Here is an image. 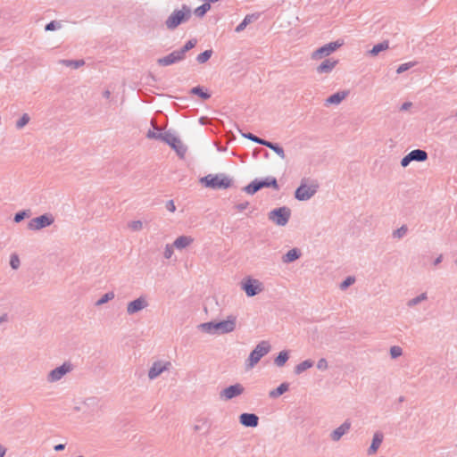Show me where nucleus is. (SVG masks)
<instances>
[{
  "label": "nucleus",
  "mask_w": 457,
  "mask_h": 457,
  "mask_svg": "<svg viewBox=\"0 0 457 457\" xmlns=\"http://www.w3.org/2000/svg\"><path fill=\"white\" fill-rule=\"evenodd\" d=\"M162 140L169 145L179 157L183 158L185 156L187 147L174 133L170 130L165 131L162 137Z\"/></svg>",
  "instance_id": "nucleus-7"
},
{
  "label": "nucleus",
  "mask_w": 457,
  "mask_h": 457,
  "mask_svg": "<svg viewBox=\"0 0 457 457\" xmlns=\"http://www.w3.org/2000/svg\"><path fill=\"white\" fill-rule=\"evenodd\" d=\"M237 319L233 315L228 316L227 320L219 321H209L198 325V328L205 333L227 334L235 330Z\"/></svg>",
  "instance_id": "nucleus-1"
},
{
  "label": "nucleus",
  "mask_w": 457,
  "mask_h": 457,
  "mask_svg": "<svg viewBox=\"0 0 457 457\" xmlns=\"http://www.w3.org/2000/svg\"><path fill=\"white\" fill-rule=\"evenodd\" d=\"M416 64H417V62H408L402 63L398 66V68L396 70V73L397 74L403 73V72L407 71L408 70H410L411 68L414 67Z\"/></svg>",
  "instance_id": "nucleus-39"
},
{
  "label": "nucleus",
  "mask_w": 457,
  "mask_h": 457,
  "mask_svg": "<svg viewBox=\"0 0 457 457\" xmlns=\"http://www.w3.org/2000/svg\"><path fill=\"white\" fill-rule=\"evenodd\" d=\"M54 222V218L51 213H44L31 219L28 223V228L30 230H40L51 226Z\"/></svg>",
  "instance_id": "nucleus-8"
},
{
  "label": "nucleus",
  "mask_w": 457,
  "mask_h": 457,
  "mask_svg": "<svg viewBox=\"0 0 457 457\" xmlns=\"http://www.w3.org/2000/svg\"><path fill=\"white\" fill-rule=\"evenodd\" d=\"M62 62L66 66H72L74 69H78L84 65L85 62L82 59L79 60H63Z\"/></svg>",
  "instance_id": "nucleus-41"
},
{
  "label": "nucleus",
  "mask_w": 457,
  "mask_h": 457,
  "mask_svg": "<svg viewBox=\"0 0 457 457\" xmlns=\"http://www.w3.org/2000/svg\"><path fill=\"white\" fill-rule=\"evenodd\" d=\"M29 216V211L23 210L16 212L13 217V221L19 223L22 221L26 217Z\"/></svg>",
  "instance_id": "nucleus-44"
},
{
  "label": "nucleus",
  "mask_w": 457,
  "mask_h": 457,
  "mask_svg": "<svg viewBox=\"0 0 457 457\" xmlns=\"http://www.w3.org/2000/svg\"><path fill=\"white\" fill-rule=\"evenodd\" d=\"M196 44H197V39L196 38H191L188 41H187L183 46H181L179 49H178V51L182 55V57L185 59L186 58V54L189 50L194 48L196 46Z\"/></svg>",
  "instance_id": "nucleus-31"
},
{
  "label": "nucleus",
  "mask_w": 457,
  "mask_h": 457,
  "mask_svg": "<svg viewBox=\"0 0 457 457\" xmlns=\"http://www.w3.org/2000/svg\"><path fill=\"white\" fill-rule=\"evenodd\" d=\"M62 28V24L58 21H51L45 26L46 31H54Z\"/></svg>",
  "instance_id": "nucleus-42"
},
{
  "label": "nucleus",
  "mask_w": 457,
  "mask_h": 457,
  "mask_svg": "<svg viewBox=\"0 0 457 457\" xmlns=\"http://www.w3.org/2000/svg\"><path fill=\"white\" fill-rule=\"evenodd\" d=\"M114 298V293L113 292H107L104 295H103L96 303V305H102L109 301L112 300Z\"/></svg>",
  "instance_id": "nucleus-38"
},
{
  "label": "nucleus",
  "mask_w": 457,
  "mask_h": 457,
  "mask_svg": "<svg viewBox=\"0 0 457 457\" xmlns=\"http://www.w3.org/2000/svg\"><path fill=\"white\" fill-rule=\"evenodd\" d=\"M163 136V133H155L152 130H149L147 132V137L149 138H156V139H161L162 140V137Z\"/></svg>",
  "instance_id": "nucleus-51"
},
{
  "label": "nucleus",
  "mask_w": 457,
  "mask_h": 457,
  "mask_svg": "<svg viewBox=\"0 0 457 457\" xmlns=\"http://www.w3.org/2000/svg\"><path fill=\"white\" fill-rule=\"evenodd\" d=\"M443 260V256L439 255L434 260V265H438Z\"/></svg>",
  "instance_id": "nucleus-55"
},
{
  "label": "nucleus",
  "mask_w": 457,
  "mask_h": 457,
  "mask_svg": "<svg viewBox=\"0 0 457 457\" xmlns=\"http://www.w3.org/2000/svg\"><path fill=\"white\" fill-rule=\"evenodd\" d=\"M7 320V314H4L0 316V323L5 321Z\"/></svg>",
  "instance_id": "nucleus-58"
},
{
  "label": "nucleus",
  "mask_w": 457,
  "mask_h": 457,
  "mask_svg": "<svg viewBox=\"0 0 457 457\" xmlns=\"http://www.w3.org/2000/svg\"><path fill=\"white\" fill-rule=\"evenodd\" d=\"M73 370V365L71 361H64L62 365L53 369L47 376L48 382H57L61 380L66 374Z\"/></svg>",
  "instance_id": "nucleus-9"
},
{
  "label": "nucleus",
  "mask_w": 457,
  "mask_h": 457,
  "mask_svg": "<svg viewBox=\"0 0 457 457\" xmlns=\"http://www.w3.org/2000/svg\"><path fill=\"white\" fill-rule=\"evenodd\" d=\"M249 206V202L247 201H245L243 203H239V204H237L235 205V208L239 211V212H243L244 210H245L247 207Z\"/></svg>",
  "instance_id": "nucleus-50"
},
{
  "label": "nucleus",
  "mask_w": 457,
  "mask_h": 457,
  "mask_svg": "<svg viewBox=\"0 0 457 457\" xmlns=\"http://www.w3.org/2000/svg\"><path fill=\"white\" fill-rule=\"evenodd\" d=\"M318 185H306L303 181L295 191V198L298 201H307L311 199L317 192Z\"/></svg>",
  "instance_id": "nucleus-10"
},
{
  "label": "nucleus",
  "mask_w": 457,
  "mask_h": 457,
  "mask_svg": "<svg viewBox=\"0 0 457 457\" xmlns=\"http://www.w3.org/2000/svg\"><path fill=\"white\" fill-rule=\"evenodd\" d=\"M210 9L211 4L208 3H204L203 4L195 9L194 13L195 16L203 18Z\"/></svg>",
  "instance_id": "nucleus-34"
},
{
  "label": "nucleus",
  "mask_w": 457,
  "mask_h": 457,
  "mask_svg": "<svg viewBox=\"0 0 457 457\" xmlns=\"http://www.w3.org/2000/svg\"><path fill=\"white\" fill-rule=\"evenodd\" d=\"M240 133L243 137L247 138L254 143H257V144L264 145V146H265V143H267V141H268V140L261 138V137H257L256 135L250 133V132L240 131Z\"/></svg>",
  "instance_id": "nucleus-33"
},
{
  "label": "nucleus",
  "mask_w": 457,
  "mask_h": 457,
  "mask_svg": "<svg viewBox=\"0 0 457 457\" xmlns=\"http://www.w3.org/2000/svg\"><path fill=\"white\" fill-rule=\"evenodd\" d=\"M291 210L287 206H281L271 210L268 213V219L278 226H286L290 219Z\"/></svg>",
  "instance_id": "nucleus-6"
},
{
  "label": "nucleus",
  "mask_w": 457,
  "mask_h": 457,
  "mask_svg": "<svg viewBox=\"0 0 457 457\" xmlns=\"http://www.w3.org/2000/svg\"><path fill=\"white\" fill-rule=\"evenodd\" d=\"M328 367V361L325 358H320L317 362V368L320 370H326Z\"/></svg>",
  "instance_id": "nucleus-48"
},
{
  "label": "nucleus",
  "mask_w": 457,
  "mask_h": 457,
  "mask_svg": "<svg viewBox=\"0 0 457 457\" xmlns=\"http://www.w3.org/2000/svg\"><path fill=\"white\" fill-rule=\"evenodd\" d=\"M192 16L191 8L187 4H182L180 9H175L165 21L168 29L174 30L179 25L187 22Z\"/></svg>",
  "instance_id": "nucleus-3"
},
{
  "label": "nucleus",
  "mask_w": 457,
  "mask_h": 457,
  "mask_svg": "<svg viewBox=\"0 0 457 457\" xmlns=\"http://www.w3.org/2000/svg\"><path fill=\"white\" fill-rule=\"evenodd\" d=\"M427 298H428L427 293H422V294L419 295L418 296L409 300L407 303V305L409 307L415 306V305L419 304L420 303H421L422 301H425Z\"/></svg>",
  "instance_id": "nucleus-36"
},
{
  "label": "nucleus",
  "mask_w": 457,
  "mask_h": 457,
  "mask_svg": "<svg viewBox=\"0 0 457 457\" xmlns=\"http://www.w3.org/2000/svg\"><path fill=\"white\" fill-rule=\"evenodd\" d=\"M355 282V278L352 276L346 277L340 284V288L342 290H345L348 288L351 285H353Z\"/></svg>",
  "instance_id": "nucleus-43"
},
{
  "label": "nucleus",
  "mask_w": 457,
  "mask_h": 457,
  "mask_svg": "<svg viewBox=\"0 0 457 457\" xmlns=\"http://www.w3.org/2000/svg\"><path fill=\"white\" fill-rule=\"evenodd\" d=\"M288 389H289V383L283 382L278 387L270 391L269 396L273 399L278 398V396H280L283 394H285L286 392H287Z\"/></svg>",
  "instance_id": "nucleus-26"
},
{
  "label": "nucleus",
  "mask_w": 457,
  "mask_h": 457,
  "mask_svg": "<svg viewBox=\"0 0 457 457\" xmlns=\"http://www.w3.org/2000/svg\"><path fill=\"white\" fill-rule=\"evenodd\" d=\"M260 14L259 13H251L245 16L243 21L236 27L235 32L240 33L242 32L247 25L258 20Z\"/></svg>",
  "instance_id": "nucleus-19"
},
{
  "label": "nucleus",
  "mask_w": 457,
  "mask_h": 457,
  "mask_svg": "<svg viewBox=\"0 0 457 457\" xmlns=\"http://www.w3.org/2000/svg\"><path fill=\"white\" fill-rule=\"evenodd\" d=\"M165 370L166 367L162 365L161 362H154L148 371V378L150 379H154L159 375H161Z\"/></svg>",
  "instance_id": "nucleus-24"
},
{
  "label": "nucleus",
  "mask_w": 457,
  "mask_h": 457,
  "mask_svg": "<svg viewBox=\"0 0 457 457\" xmlns=\"http://www.w3.org/2000/svg\"><path fill=\"white\" fill-rule=\"evenodd\" d=\"M337 63V61L332 60V59H325L318 67L317 71L319 73H328L330 72L336 64Z\"/></svg>",
  "instance_id": "nucleus-21"
},
{
  "label": "nucleus",
  "mask_w": 457,
  "mask_h": 457,
  "mask_svg": "<svg viewBox=\"0 0 457 457\" xmlns=\"http://www.w3.org/2000/svg\"><path fill=\"white\" fill-rule=\"evenodd\" d=\"M454 117H457V112H455Z\"/></svg>",
  "instance_id": "nucleus-63"
},
{
  "label": "nucleus",
  "mask_w": 457,
  "mask_h": 457,
  "mask_svg": "<svg viewBox=\"0 0 457 457\" xmlns=\"http://www.w3.org/2000/svg\"><path fill=\"white\" fill-rule=\"evenodd\" d=\"M204 117H201V118L199 119V121H200V123H201V124H204Z\"/></svg>",
  "instance_id": "nucleus-60"
},
{
  "label": "nucleus",
  "mask_w": 457,
  "mask_h": 457,
  "mask_svg": "<svg viewBox=\"0 0 457 457\" xmlns=\"http://www.w3.org/2000/svg\"><path fill=\"white\" fill-rule=\"evenodd\" d=\"M200 183L214 190L227 189L231 187L232 179L225 173L208 174L200 179Z\"/></svg>",
  "instance_id": "nucleus-2"
},
{
  "label": "nucleus",
  "mask_w": 457,
  "mask_h": 457,
  "mask_svg": "<svg viewBox=\"0 0 457 457\" xmlns=\"http://www.w3.org/2000/svg\"><path fill=\"white\" fill-rule=\"evenodd\" d=\"M428 158V153L422 149H414L403 156L401 160V165L405 168L411 162H422L427 161Z\"/></svg>",
  "instance_id": "nucleus-11"
},
{
  "label": "nucleus",
  "mask_w": 457,
  "mask_h": 457,
  "mask_svg": "<svg viewBox=\"0 0 457 457\" xmlns=\"http://www.w3.org/2000/svg\"><path fill=\"white\" fill-rule=\"evenodd\" d=\"M212 49L202 52L196 56V62L200 64L205 63L212 57Z\"/></svg>",
  "instance_id": "nucleus-35"
},
{
  "label": "nucleus",
  "mask_w": 457,
  "mask_h": 457,
  "mask_svg": "<svg viewBox=\"0 0 457 457\" xmlns=\"http://www.w3.org/2000/svg\"><path fill=\"white\" fill-rule=\"evenodd\" d=\"M403 401H404V397H403V396L399 397V402H400V403H402V402H403Z\"/></svg>",
  "instance_id": "nucleus-61"
},
{
  "label": "nucleus",
  "mask_w": 457,
  "mask_h": 457,
  "mask_svg": "<svg viewBox=\"0 0 457 457\" xmlns=\"http://www.w3.org/2000/svg\"><path fill=\"white\" fill-rule=\"evenodd\" d=\"M195 429L198 430V429H200V427L196 425V426H195Z\"/></svg>",
  "instance_id": "nucleus-62"
},
{
  "label": "nucleus",
  "mask_w": 457,
  "mask_h": 457,
  "mask_svg": "<svg viewBox=\"0 0 457 457\" xmlns=\"http://www.w3.org/2000/svg\"><path fill=\"white\" fill-rule=\"evenodd\" d=\"M270 187L274 190H278L279 186L275 177L267 176L265 178L255 179L248 185L243 187V191L248 195H254L262 188Z\"/></svg>",
  "instance_id": "nucleus-4"
},
{
  "label": "nucleus",
  "mask_w": 457,
  "mask_h": 457,
  "mask_svg": "<svg viewBox=\"0 0 457 457\" xmlns=\"http://www.w3.org/2000/svg\"><path fill=\"white\" fill-rule=\"evenodd\" d=\"M20 258L16 253H12L10 258V266L13 270H17L20 267Z\"/></svg>",
  "instance_id": "nucleus-46"
},
{
  "label": "nucleus",
  "mask_w": 457,
  "mask_h": 457,
  "mask_svg": "<svg viewBox=\"0 0 457 457\" xmlns=\"http://www.w3.org/2000/svg\"><path fill=\"white\" fill-rule=\"evenodd\" d=\"M173 254V245H166L163 256L166 259H170Z\"/></svg>",
  "instance_id": "nucleus-49"
},
{
  "label": "nucleus",
  "mask_w": 457,
  "mask_h": 457,
  "mask_svg": "<svg viewBox=\"0 0 457 457\" xmlns=\"http://www.w3.org/2000/svg\"><path fill=\"white\" fill-rule=\"evenodd\" d=\"M270 351V345L268 341L260 342L250 353L246 366L247 368L254 367L260 360Z\"/></svg>",
  "instance_id": "nucleus-5"
},
{
  "label": "nucleus",
  "mask_w": 457,
  "mask_h": 457,
  "mask_svg": "<svg viewBox=\"0 0 457 457\" xmlns=\"http://www.w3.org/2000/svg\"><path fill=\"white\" fill-rule=\"evenodd\" d=\"M242 289L248 297H253L262 292V286L258 279L248 278L245 281L242 282Z\"/></svg>",
  "instance_id": "nucleus-13"
},
{
  "label": "nucleus",
  "mask_w": 457,
  "mask_h": 457,
  "mask_svg": "<svg viewBox=\"0 0 457 457\" xmlns=\"http://www.w3.org/2000/svg\"><path fill=\"white\" fill-rule=\"evenodd\" d=\"M403 354V349L398 345H394L390 348V356L392 359H396Z\"/></svg>",
  "instance_id": "nucleus-45"
},
{
  "label": "nucleus",
  "mask_w": 457,
  "mask_h": 457,
  "mask_svg": "<svg viewBox=\"0 0 457 457\" xmlns=\"http://www.w3.org/2000/svg\"><path fill=\"white\" fill-rule=\"evenodd\" d=\"M383 441V434L379 431H377L373 435L372 442L370 446L368 449V454L375 453L379 448L381 443Z\"/></svg>",
  "instance_id": "nucleus-20"
},
{
  "label": "nucleus",
  "mask_w": 457,
  "mask_h": 457,
  "mask_svg": "<svg viewBox=\"0 0 457 457\" xmlns=\"http://www.w3.org/2000/svg\"><path fill=\"white\" fill-rule=\"evenodd\" d=\"M289 359V353L287 350H283L274 359V363L278 367H283Z\"/></svg>",
  "instance_id": "nucleus-30"
},
{
  "label": "nucleus",
  "mask_w": 457,
  "mask_h": 457,
  "mask_svg": "<svg viewBox=\"0 0 457 457\" xmlns=\"http://www.w3.org/2000/svg\"><path fill=\"white\" fill-rule=\"evenodd\" d=\"M239 422L245 428H256L259 424V417L255 413L244 412L239 416Z\"/></svg>",
  "instance_id": "nucleus-17"
},
{
  "label": "nucleus",
  "mask_w": 457,
  "mask_h": 457,
  "mask_svg": "<svg viewBox=\"0 0 457 457\" xmlns=\"http://www.w3.org/2000/svg\"><path fill=\"white\" fill-rule=\"evenodd\" d=\"M347 96L345 91H338L326 99V104H339Z\"/></svg>",
  "instance_id": "nucleus-23"
},
{
  "label": "nucleus",
  "mask_w": 457,
  "mask_h": 457,
  "mask_svg": "<svg viewBox=\"0 0 457 457\" xmlns=\"http://www.w3.org/2000/svg\"><path fill=\"white\" fill-rule=\"evenodd\" d=\"M411 105H412V104L411 102H404L401 105L400 110L401 111H407Z\"/></svg>",
  "instance_id": "nucleus-53"
},
{
  "label": "nucleus",
  "mask_w": 457,
  "mask_h": 457,
  "mask_svg": "<svg viewBox=\"0 0 457 457\" xmlns=\"http://www.w3.org/2000/svg\"><path fill=\"white\" fill-rule=\"evenodd\" d=\"M314 365V361L311 359L304 360L295 367L294 372L295 375H300L308 369Z\"/></svg>",
  "instance_id": "nucleus-27"
},
{
  "label": "nucleus",
  "mask_w": 457,
  "mask_h": 457,
  "mask_svg": "<svg viewBox=\"0 0 457 457\" xmlns=\"http://www.w3.org/2000/svg\"><path fill=\"white\" fill-rule=\"evenodd\" d=\"M192 95L197 96L204 100H207L211 97V94L202 86H196L190 89Z\"/></svg>",
  "instance_id": "nucleus-28"
},
{
  "label": "nucleus",
  "mask_w": 457,
  "mask_h": 457,
  "mask_svg": "<svg viewBox=\"0 0 457 457\" xmlns=\"http://www.w3.org/2000/svg\"><path fill=\"white\" fill-rule=\"evenodd\" d=\"M407 232L408 227L406 225H402L400 228H398L393 232V237L400 239L403 237L407 234Z\"/></svg>",
  "instance_id": "nucleus-40"
},
{
  "label": "nucleus",
  "mask_w": 457,
  "mask_h": 457,
  "mask_svg": "<svg viewBox=\"0 0 457 457\" xmlns=\"http://www.w3.org/2000/svg\"><path fill=\"white\" fill-rule=\"evenodd\" d=\"M244 391L245 387L243 385L240 383H236L222 389L219 394L220 399L222 401H229L241 395Z\"/></svg>",
  "instance_id": "nucleus-12"
},
{
  "label": "nucleus",
  "mask_w": 457,
  "mask_h": 457,
  "mask_svg": "<svg viewBox=\"0 0 457 457\" xmlns=\"http://www.w3.org/2000/svg\"><path fill=\"white\" fill-rule=\"evenodd\" d=\"M142 226H143V223L141 220H133L131 221L129 224V227L133 230V231H138L142 228Z\"/></svg>",
  "instance_id": "nucleus-47"
},
{
  "label": "nucleus",
  "mask_w": 457,
  "mask_h": 457,
  "mask_svg": "<svg viewBox=\"0 0 457 457\" xmlns=\"http://www.w3.org/2000/svg\"><path fill=\"white\" fill-rule=\"evenodd\" d=\"M104 96H105V97H109V96H110V92L107 90V91H105V92L104 93Z\"/></svg>",
  "instance_id": "nucleus-59"
},
{
  "label": "nucleus",
  "mask_w": 457,
  "mask_h": 457,
  "mask_svg": "<svg viewBox=\"0 0 457 457\" xmlns=\"http://www.w3.org/2000/svg\"><path fill=\"white\" fill-rule=\"evenodd\" d=\"M183 60H185V59L182 57V55L179 54V52L177 49V50L172 51L169 54H167L162 58H159L157 60V64L160 66L166 67V66H170L174 63L179 62Z\"/></svg>",
  "instance_id": "nucleus-15"
},
{
  "label": "nucleus",
  "mask_w": 457,
  "mask_h": 457,
  "mask_svg": "<svg viewBox=\"0 0 457 457\" xmlns=\"http://www.w3.org/2000/svg\"><path fill=\"white\" fill-rule=\"evenodd\" d=\"M389 43L386 40H384L378 44L373 46V47L369 51L370 54L372 56L378 55L380 52L388 49Z\"/></svg>",
  "instance_id": "nucleus-29"
},
{
  "label": "nucleus",
  "mask_w": 457,
  "mask_h": 457,
  "mask_svg": "<svg viewBox=\"0 0 457 457\" xmlns=\"http://www.w3.org/2000/svg\"><path fill=\"white\" fill-rule=\"evenodd\" d=\"M351 428V422L346 420L344 423H342L338 428L334 429L330 434V437L333 441L337 442L341 439V437L348 432Z\"/></svg>",
  "instance_id": "nucleus-18"
},
{
  "label": "nucleus",
  "mask_w": 457,
  "mask_h": 457,
  "mask_svg": "<svg viewBox=\"0 0 457 457\" xmlns=\"http://www.w3.org/2000/svg\"><path fill=\"white\" fill-rule=\"evenodd\" d=\"M216 147H217V150L219 152H225L227 151V146H220V145H218L217 144H215Z\"/></svg>",
  "instance_id": "nucleus-57"
},
{
  "label": "nucleus",
  "mask_w": 457,
  "mask_h": 457,
  "mask_svg": "<svg viewBox=\"0 0 457 457\" xmlns=\"http://www.w3.org/2000/svg\"><path fill=\"white\" fill-rule=\"evenodd\" d=\"M342 43H339L338 41L330 42L328 44H326L320 47H319L317 50H315L312 54V57L314 59L322 58L324 56H328L333 52H335L339 46H341Z\"/></svg>",
  "instance_id": "nucleus-14"
},
{
  "label": "nucleus",
  "mask_w": 457,
  "mask_h": 457,
  "mask_svg": "<svg viewBox=\"0 0 457 457\" xmlns=\"http://www.w3.org/2000/svg\"><path fill=\"white\" fill-rule=\"evenodd\" d=\"M193 242V238L188 236H179L173 242V246L177 249H184Z\"/></svg>",
  "instance_id": "nucleus-25"
},
{
  "label": "nucleus",
  "mask_w": 457,
  "mask_h": 457,
  "mask_svg": "<svg viewBox=\"0 0 457 457\" xmlns=\"http://www.w3.org/2000/svg\"><path fill=\"white\" fill-rule=\"evenodd\" d=\"M265 146L274 151L281 159H285V151L279 144L267 141Z\"/></svg>",
  "instance_id": "nucleus-32"
},
{
  "label": "nucleus",
  "mask_w": 457,
  "mask_h": 457,
  "mask_svg": "<svg viewBox=\"0 0 457 457\" xmlns=\"http://www.w3.org/2000/svg\"><path fill=\"white\" fill-rule=\"evenodd\" d=\"M166 208L169 212H174L176 211V206L173 200H169L166 203Z\"/></svg>",
  "instance_id": "nucleus-52"
},
{
  "label": "nucleus",
  "mask_w": 457,
  "mask_h": 457,
  "mask_svg": "<svg viewBox=\"0 0 457 457\" xmlns=\"http://www.w3.org/2000/svg\"><path fill=\"white\" fill-rule=\"evenodd\" d=\"M65 449V444H58L54 446V450L56 452H61Z\"/></svg>",
  "instance_id": "nucleus-54"
},
{
  "label": "nucleus",
  "mask_w": 457,
  "mask_h": 457,
  "mask_svg": "<svg viewBox=\"0 0 457 457\" xmlns=\"http://www.w3.org/2000/svg\"><path fill=\"white\" fill-rule=\"evenodd\" d=\"M147 301L144 296H140L131 302H129L127 305V312L129 315L135 314L145 307H147Z\"/></svg>",
  "instance_id": "nucleus-16"
},
{
  "label": "nucleus",
  "mask_w": 457,
  "mask_h": 457,
  "mask_svg": "<svg viewBox=\"0 0 457 457\" xmlns=\"http://www.w3.org/2000/svg\"><path fill=\"white\" fill-rule=\"evenodd\" d=\"M300 256L301 251L298 248H292L282 256V262L284 263H291L299 259Z\"/></svg>",
  "instance_id": "nucleus-22"
},
{
  "label": "nucleus",
  "mask_w": 457,
  "mask_h": 457,
  "mask_svg": "<svg viewBox=\"0 0 457 457\" xmlns=\"http://www.w3.org/2000/svg\"><path fill=\"white\" fill-rule=\"evenodd\" d=\"M6 453V448L0 445V457H4Z\"/></svg>",
  "instance_id": "nucleus-56"
},
{
  "label": "nucleus",
  "mask_w": 457,
  "mask_h": 457,
  "mask_svg": "<svg viewBox=\"0 0 457 457\" xmlns=\"http://www.w3.org/2000/svg\"><path fill=\"white\" fill-rule=\"evenodd\" d=\"M30 117L28 113H23L21 117L16 121V129H21L29 122Z\"/></svg>",
  "instance_id": "nucleus-37"
}]
</instances>
